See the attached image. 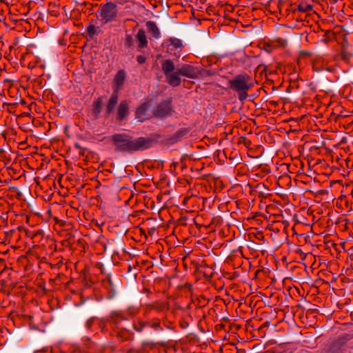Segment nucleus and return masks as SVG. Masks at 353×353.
<instances>
[{
  "instance_id": "8",
  "label": "nucleus",
  "mask_w": 353,
  "mask_h": 353,
  "mask_svg": "<svg viewBox=\"0 0 353 353\" xmlns=\"http://www.w3.org/2000/svg\"><path fill=\"white\" fill-rule=\"evenodd\" d=\"M125 79L126 72L125 70H119L114 78V90H117L119 92V90L123 88Z\"/></svg>"
},
{
  "instance_id": "18",
  "label": "nucleus",
  "mask_w": 353,
  "mask_h": 353,
  "mask_svg": "<svg viewBox=\"0 0 353 353\" xmlns=\"http://www.w3.org/2000/svg\"><path fill=\"white\" fill-rule=\"evenodd\" d=\"M94 111L96 114H99L101 110V101L100 99H97L93 103Z\"/></svg>"
},
{
  "instance_id": "3",
  "label": "nucleus",
  "mask_w": 353,
  "mask_h": 353,
  "mask_svg": "<svg viewBox=\"0 0 353 353\" xmlns=\"http://www.w3.org/2000/svg\"><path fill=\"white\" fill-rule=\"evenodd\" d=\"M229 88L238 93V98L241 101H245L248 97V92L254 86L252 78L247 74H240L228 81Z\"/></svg>"
},
{
  "instance_id": "1",
  "label": "nucleus",
  "mask_w": 353,
  "mask_h": 353,
  "mask_svg": "<svg viewBox=\"0 0 353 353\" xmlns=\"http://www.w3.org/2000/svg\"><path fill=\"white\" fill-rule=\"evenodd\" d=\"M161 69L166 82L172 87H177L181 84V76L195 79L200 74L198 68L187 63L178 65L175 70L174 63L170 59L161 61Z\"/></svg>"
},
{
  "instance_id": "12",
  "label": "nucleus",
  "mask_w": 353,
  "mask_h": 353,
  "mask_svg": "<svg viewBox=\"0 0 353 353\" xmlns=\"http://www.w3.org/2000/svg\"><path fill=\"white\" fill-rule=\"evenodd\" d=\"M136 39L139 42V48H145L148 46V40L145 34V32L143 29H139L137 34H136Z\"/></svg>"
},
{
  "instance_id": "9",
  "label": "nucleus",
  "mask_w": 353,
  "mask_h": 353,
  "mask_svg": "<svg viewBox=\"0 0 353 353\" xmlns=\"http://www.w3.org/2000/svg\"><path fill=\"white\" fill-rule=\"evenodd\" d=\"M129 114V104L127 101H121L117 110V118L119 121H123L127 118Z\"/></svg>"
},
{
  "instance_id": "4",
  "label": "nucleus",
  "mask_w": 353,
  "mask_h": 353,
  "mask_svg": "<svg viewBox=\"0 0 353 353\" xmlns=\"http://www.w3.org/2000/svg\"><path fill=\"white\" fill-rule=\"evenodd\" d=\"M167 52L174 57L179 58L185 47L183 41L176 37H170L165 41Z\"/></svg>"
},
{
  "instance_id": "25",
  "label": "nucleus",
  "mask_w": 353,
  "mask_h": 353,
  "mask_svg": "<svg viewBox=\"0 0 353 353\" xmlns=\"http://www.w3.org/2000/svg\"><path fill=\"white\" fill-rule=\"evenodd\" d=\"M143 344H144V345H148V344H149V343L144 342V343H143Z\"/></svg>"
},
{
  "instance_id": "15",
  "label": "nucleus",
  "mask_w": 353,
  "mask_h": 353,
  "mask_svg": "<svg viewBox=\"0 0 353 353\" xmlns=\"http://www.w3.org/2000/svg\"><path fill=\"white\" fill-rule=\"evenodd\" d=\"M99 31V27H96L94 25H89L87 27V33L90 38H93L95 34H98Z\"/></svg>"
},
{
  "instance_id": "10",
  "label": "nucleus",
  "mask_w": 353,
  "mask_h": 353,
  "mask_svg": "<svg viewBox=\"0 0 353 353\" xmlns=\"http://www.w3.org/2000/svg\"><path fill=\"white\" fill-rule=\"evenodd\" d=\"M171 107L170 102H163L159 104L154 112V115L158 117H163L170 114Z\"/></svg>"
},
{
  "instance_id": "21",
  "label": "nucleus",
  "mask_w": 353,
  "mask_h": 353,
  "mask_svg": "<svg viewBox=\"0 0 353 353\" xmlns=\"http://www.w3.org/2000/svg\"><path fill=\"white\" fill-rule=\"evenodd\" d=\"M273 48H274V47L272 45H270L268 43H264L263 49L265 51H267L268 52H269V53L271 52L272 51Z\"/></svg>"
},
{
  "instance_id": "7",
  "label": "nucleus",
  "mask_w": 353,
  "mask_h": 353,
  "mask_svg": "<svg viewBox=\"0 0 353 353\" xmlns=\"http://www.w3.org/2000/svg\"><path fill=\"white\" fill-rule=\"evenodd\" d=\"M149 105L147 103L141 104L136 110V119L143 122L149 118Z\"/></svg>"
},
{
  "instance_id": "22",
  "label": "nucleus",
  "mask_w": 353,
  "mask_h": 353,
  "mask_svg": "<svg viewBox=\"0 0 353 353\" xmlns=\"http://www.w3.org/2000/svg\"><path fill=\"white\" fill-rule=\"evenodd\" d=\"M137 60L139 63L143 64L145 62L146 59H145V56H143V55H139L137 57Z\"/></svg>"
},
{
  "instance_id": "24",
  "label": "nucleus",
  "mask_w": 353,
  "mask_h": 353,
  "mask_svg": "<svg viewBox=\"0 0 353 353\" xmlns=\"http://www.w3.org/2000/svg\"><path fill=\"white\" fill-rule=\"evenodd\" d=\"M302 54H305V55H306V56H309V55L310 54V52H308V51H303V52H302Z\"/></svg>"
},
{
  "instance_id": "2",
  "label": "nucleus",
  "mask_w": 353,
  "mask_h": 353,
  "mask_svg": "<svg viewBox=\"0 0 353 353\" xmlns=\"http://www.w3.org/2000/svg\"><path fill=\"white\" fill-rule=\"evenodd\" d=\"M114 150L117 152L132 153L138 150H143L152 146V141L150 138L139 137L132 139L126 134H115L111 136Z\"/></svg>"
},
{
  "instance_id": "19",
  "label": "nucleus",
  "mask_w": 353,
  "mask_h": 353,
  "mask_svg": "<svg viewBox=\"0 0 353 353\" xmlns=\"http://www.w3.org/2000/svg\"><path fill=\"white\" fill-rule=\"evenodd\" d=\"M155 309H157L159 312H163L165 310H168V305L165 303H157Z\"/></svg>"
},
{
  "instance_id": "5",
  "label": "nucleus",
  "mask_w": 353,
  "mask_h": 353,
  "mask_svg": "<svg viewBox=\"0 0 353 353\" xmlns=\"http://www.w3.org/2000/svg\"><path fill=\"white\" fill-rule=\"evenodd\" d=\"M117 15V6L113 3H107L100 7V17L104 23L114 21Z\"/></svg>"
},
{
  "instance_id": "6",
  "label": "nucleus",
  "mask_w": 353,
  "mask_h": 353,
  "mask_svg": "<svg viewBox=\"0 0 353 353\" xmlns=\"http://www.w3.org/2000/svg\"><path fill=\"white\" fill-rule=\"evenodd\" d=\"M127 319L123 317L121 312H112L108 319V323L110 325H114L115 327L118 328L125 329V327L121 326V323L123 321H126Z\"/></svg>"
},
{
  "instance_id": "23",
  "label": "nucleus",
  "mask_w": 353,
  "mask_h": 353,
  "mask_svg": "<svg viewBox=\"0 0 353 353\" xmlns=\"http://www.w3.org/2000/svg\"><path fill=\"white\" fill-rule=\"evenodd\" d=\"M93 321H94V320H93V319H89V320L87 321V323H86L87 326H88V327H90L92 325V324Z\"/></svg>"
},
{
  "instance_id": "11",
  "label": "nucleus",
  "mask_w": 353,
  "mask_h": 353,
  "mask_svg": "<svg viewBox=\"0 0 353 353\" xmlns=\"http://www.w3.org/2000/svg\"><path fill=\"white\" fill-rule=\"evenodd\" d=\"M119 93L117 90H114L106 107L107 114L113 112L115 110L116 105L118 103Z\"/></svg>"
},
{
  "instance_id": "16",
  "label": "nucleus",
  "mask_w": 353,
  "mask_h": 353,
  "mask_svg": "<svg viewBox=\"0 0 353 353\" xmlns=\"http://www.w3.org/2000/svg\"><path fill=\"white\" fill-rule=\"evenodd\" d=\"M150 327L157 331H163V327H161V321L158 319H153L150 323Z\"/></svg>"
},
{
  "instance_id": "14",
  "label": "nucleus",
  "mask_w": 353,
  "mask_h": 353,
  "mask_svg": "<svg viewBox=\"0 0 353 353\" xmlns=\"http://www.w3.org/2000/svg\"><path fill=\"white\" fill-rule=\"evenodd\" d=\"M313 10V6L311 4H308L307 3H301L295 12H300L303 13H307Z\"/></svg>"
},
{
  "instance_id": "17",
  "label": "nucleus",
  "mask_w": 353,
  "mask_h": 353,
  "mask_svg": "<svg viewBox=\"0 0 353 353\" xmlns=\"http://www.w3.org/2000/svg\"><path fill=\"white\" fill-rule=\"evenodd\" d=\"M147 324L142 321H138L137 322H134L133 324L134 329L139 332H141L143 331L144 327H145Z\"/></svg>"
},
{
  "instance_id": "20",
  "label": "nucleus",
  "mask_w": 353,
  "mask_h": 353,
  "mask_svg": "<svg viewBox=\"0 0 353 353\" xmlns=\"http://www.w3.org/2000/svg\"><path fill=\"white\" fill-rule=\"evenodd\" d=\"M134 39L132 35L128 34L125 38V45L128 47H131L133 46Z\"/></svg>"
},
{
  "instance_id": "13",
  "label": "nucleus",
  "mask_w": 353,
  "mask_h": 353,
  "mask_svg": "<svg viewBox=\"0 0 353 353\" xmlns=\"http://www.w3.org/2000/svg\"><path fill=\"white\" fill-rule=\"evenodd\" d=\"M146 26L149 32L151 33L154 38L158 39L160 37L159 30L154 22L148 21Z\"/></svg>"
}]
</instances>
